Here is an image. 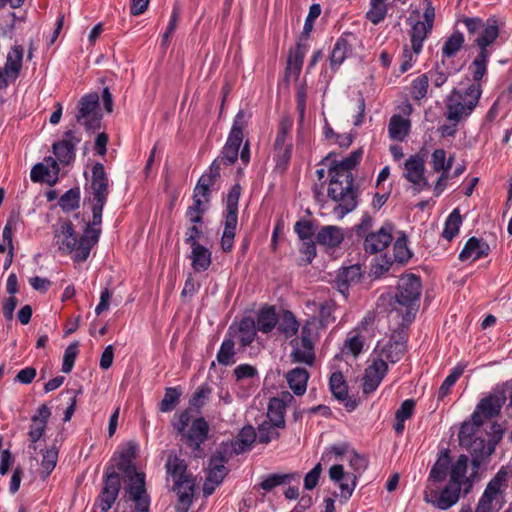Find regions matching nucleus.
Masks as SVG:
<instances>
[{"mask_svg":"<svg viewBox=\"0 0 512 512\" xmlns=\"http://www.w3.org/2000/svg\"><path fill=\"white\" fill-rule=\"evenodd\" d=\"M211 394V386L208 383L201 384L191 396L189 400L190 406L199 412L205 405L206 401L210 398Z\"/></svg>","mask_w":512,"mask_h":512,"instance_id":"nucleus-57","label":"nucleus"},{"mask_svg":"<svg viewBox=\"0 0 512 512\" xmlns=\"http://www.w3.org/2000/svg\"><path fill=\"white\" fill-rule=\"evenodd\" d=\"M388 12L385 0H370V8L366 13V18L374 25L382 22Z\"/></svg>","mask_w":512,"mask_h":512,"instance_id":"nucleus-50","label":"nucleus"},{"mask_svg":"<svg viewBox=\"0 0 512 512\" xmlns=\"http://www.w3.org/2000/svg\"><path fill=\"white\" fill-rule=\"evenodd\" d=\"M125 493L134 503L133 512H149L151 498L146 489V475L144 472L125 474Z\"/></svg>","mask_w":512,"mask_h":512,"instance_id":"nucleus-8","label":"nucleus"},{"mask_svg":"<svg viewBox=\"0 0 512 512\" xmlns=\"http://www.w3.org/2000/svg\"><path fill=\"white\" fill-rule=\"evenodd\" d=\"M78 355V343H72L70 344L64 352L63 356V363H62V372L64 373H70L74 363L75 359Z\"/></svg>","mask_w":512,"mask_h":512,"instance_id":"nucleus-62","label":"nucleus"},{"mask_svg":"<svg viewBox=\"0 0 512 512\" xmlns=\"http://www.w3.org/2000/svg\"><path fill=\"white\" fill-rule=\"evenodd\" d=\"M247 125L246 114L239 110L236 114L225 145L240 148L243 141V130Z\"/></svg>","mask_w":512,"mask_h":512,"instance_id":"nucleus-38","label":"nucleus"},{"mask_svg":"<svg viewBox=\"0 0 512 512\" xmlns=\"http://www.w3.org/2000/svg\"><path fill=\"white\" fill-rule=\"evenodd\" d=\"M137 450V443L130 441L125 444L119 452V459L116 463V466L118 470L124 473V475L137 472L135 466L133 465V460L136 458Z\"/></svg>","mask_w":512,"mask_h":512,"instance_id":"nucleus-33","label":"nucleus"},{"mask_svg":"<svg viewBox=\"0 0 512 512\" xmlns=\"http://www.w3.org/2000/svg\"><path fill=\"white\" fill-rule=\"evenodd\" d=\"M392 225L385 224L377 232L369 233L364 239V250L375 254L383 251L392 241Z\"/></svg>","mask_w":512,"mask_h":512,"instance_id":"nucleus-23","label":"nucleus"},{"mask_svg":"<svg viewBox=\"0 0 512 512\" xmlns=\"http://www.w3.org/2000/svg\"><path fill=\"white\" fill-rule=\"evenodd\" d=\"M318 339L319 334L316 332V322L305 321L301 327L300 335L292 338L289 342L291 362L312 366L316 358L315 343Z\"/></svg>","mask_w":512,"mask_h":512,"instance_id":"nucleus-6","label":"nucleus"},{"mask_svg":"<svg viewBox=\"0 0 512 512\" xmlns=\"http://www.w3.org/2000/svg\"><path fill=\"white\" fill-rule=\"evenodd\" d=\"M406 352V338L403 334L393 335L391 339L385 343H378L372 355L381 359L384 363L395 364L402 359Z\"/></svg>","mask_w":512,"mask_h":512,"instance_id":"nucleus-14","label":"nucleus"},{"mask_svg":"<svg viewBox=\"0 0 512 512\" xmlns=\"http://www.w3.org/2000/svg\"><path fill=\"white\" fill-rule=\"evenodd\" d=\"M165 467L174 482L172 490L177 495L175 510L188 512L193 501L195 483L187 472L185 461L176 455H169Z\"/></svg>","mask_w":512,"mask_h":512,"instance_id":"nucleus-3","label":"nucleus"},{"mask_svg":"<svg viewBox=\"0 0 512 512\" xmlns=\"http://www.w3.org/2000/svg\"><path fill=\"white\" fill-rule=\"evenodd\" d=\"M507 480V472L499 470L496 475L488 482L482 496L480 497L475 512H496L501 508V504L494 509L493 503H499V498L503 492Z\"/></svg>","mask_w":512,"mask_h":512,"instance_id":"nucleus-11","label":"nucleus"},{"mask_svg":"<svg viewBox=\"0 0 512 512\" xmlns=\"http://www.w3.org/2000/svg\"><path fill=\"white\" fill-rule=\"evenodd\" d=\"M334 303L331 301H324L319 306V317H310L306 321L316 322V332L319 334L320 330L325 329L329 324L335 321L333 317Z\"/></svg>","mask_w":512,"mask_h":512,"instance_id":"nucleus-42","label":"nucleus"},{"mask_svg":"<svg viewBox=\"0 0 512 512\" xmlns=\"http://www.w3.org/2000/svg\"><path fill=\"white\" fill-rule=\"evenodd\" d=\"M308 50L309 45L301 39L290 52L287 61L286 75H293L295 78L300 75L303 61Z\"/></svg>","mask_w":512,"mask_h":512,"instance_id":"nucleus-27","label":"nucleus"},{"mask_svg":"<svg viewBox=\"0 0 512 512\" xmlns=\"http://www.w3.org/2000/svg\"><path fill=\"white\" fill-rule=\"evenodd\" d=\"M411 129V122L399 114H394L388 124V135L390 139L403 142L409 135Z\"/></svg>","mask_w":512,"mask_h":512,"instance_id":"nucleus-29","label":"nucleus"},{"mask_svg":"<svg viewBox=\"0 0 512 512\" xmlns=\"http://www.w3.org/2000/svg\"><path fill=\"white\" fill-rule=\"evenodd\" d=\"M461 446L467 449L471 454L472 465L474 468H479L480 465L494 452V448L489 444V442L486 443L482 436L475 437L470 441H467V444H462Z\"/></svg>","mask_w":512,"mask_h":512,"instance_id":"nucleus-25","label":"nucleus"},{"mask_svg":"<svg viewBox=\"0 0 512 512\" xmlns=\"http://www.w3.org/2000/svg\"><path fill=\"white\" fill-rule=\"evenodd\" d=\"M489 252V246L483 240L476 237H471L465 244L464 248L459 254V259L465 261L472 259L473 261L478 260L484 256H487Z\"/></svg>","mask_w":512,"mask_h":512,"instance_id":"nucleus-31","label":"nucleus"},{"mask_svg":"<svg viewBox=\"0 0 512 512\" xmlns=\"http://www.w3.org/2000/svg\"><path fill=\"white\" fill-rule=\"evenodd\" d=\"M101 233L100 228H92L86 225L83 234L78 238L73 224L69 221L60 225L56 232V244L63 254H72L74 262L80 263L87 260L92 247L98 242Z\"/></svg>","mask_w":512,"mask_h":512,"instance_id":"nucleus-2","label":"nucleus"},{"mask_svg":"<svg viewBox=\"0 0 512 512\" xmlns=\"http://www.w3.org/2000/svg\"><path fill=\"white\" fill-rule=\"evenodd\" d=\"M403 176L412 184L414 193H420L430 188L425 177V159L420 154L411 155L405 161Z\"/></svg>","mask_w":512,"mask_h":512,"instance_id":"nucleus-12","label":"nucleus"},{"mask_svg":"<svg viewBox=\"0 0 512 512\" xmlns=\"http://www.w3.org/2000/svg\"><path fill=\"white\" fill-rule=\"evenodd\" d=\"M292 477V474H271L260 483V487L269 492L275 487L289 482Z\"/></svg>","mask_w":512,"mask_h":512,"instance_id":"nucleus-61","label":"nucleus"},{"mask_svg":"<svg viewBox=\"0 0 512 512\" xmlns=\"http://www.w3.org/2000/svg\"><path fill=\"white\" fill-rule=\"evenodd\" d=\"M464 368L460 365L455 366L449 373V375L444 379L438 390V400L444 399L449 393L451 388L455 385L457 380L463 374Z\"/></svg>","mask_w":512,"mask_h":512,"instance_id":"nucleus-54","label":"nucleus"},{"mask_svg":"<svg viewBox=\"0 0 512 512\" xmlns=\"http://www.w3.org/2000/svg\"><path fill=\"white\" fill-rule=\"evenodd\" d=\"M231 451L228 446L219 447L211 456L208 465V473L204 484L205 494H211L215 486L222 483L227 475V468L225 464L228 462Z\"/></svg>","mask_w":512,"mask_h":512,"instance_id":"nucleus-10","label":"nucleus"},{"mask_svg":"<svg viewBox=\"0 0 512 512\" xmlns=\"http://www.w3.org/2000/svg\"><path fill=\"white\" fill-rule=\"evenodd\" d=\"M241 194V187L239 184H235L230 189L225 209V218L237 219L238 220V202Z\"/></svg>","mask_w":512,"mask_h":512,"instance_id":"nucleus-49","label":"nucleus"},{"mask_svg":"<svg viewBox=\"0 0 512 512\" xmlns=\"http://www.w3.org/2000/svg\"><path fill=\"white\" fill-rule=\"evenodd\" d=\"M256 431L253 426L243 427L238 433L235 442L232 444L233 452L236 454L243 453L251 447L256 440Z\"/></svg>","mask_w":512,"mask_h":512,"instance_id":"nucleus-41","label":"nucleus"},{"mask_svg":"<svg viewBox=\"0 0 512 512\" xmlns=\"http://www.w3.org/2000/svg\"><path fill=\"white\" fill-rule=\"evenodd\" d=\"M279 322L274 306H265L261 308L257 313V319L255 321L256 328L263 334H268L274 330Z\"/></svg>","mask_w":512,"mask_h":512,"instance_id":"nucleus-32","label":"nucleus"},{"mask_svg":"<svg viewBox=\"0 0 512 512\" xmlns=\"http://www.w3.org/2000/svg\"><path fill=\"white\" fill-rule=\"evenodd\" d=\"M483 425V419H480L478 413H473L471 415V421L464 422L460 428L458 437L459 443L467 444V441L480 436V428Z\"/></svg>","mask_w":512,"mask_h":512,"instance_id":"nucleus-40","label":"nucleus"},{"mask_svg":"<svg viewBox=\"0 0 512 512\" xmlns=\"http://www.w3.org/2000/svg\"><path fill=\"white\" fill-rule=\"evenodd\" d=\"M103 482V488L97 497L95 505L102 512H108L119 496L121 490L120 476L113 469L107 470Z\"/></svg>","mask_w":512,"mask_h":512,"instance_id":"nucleus-13","label":"nucleus"},{"mask_svg":"<svg viewBox=\"0 0 512 512\" xmlns=\"http://www.w3.org/2000/svg\"><path fill=\"white\" fill-rule=\"evenodd\" d=\"M321 14V6L320 4H312L309 8V13L305 19L303 31L301 34V39L307 40L309 38V35L311 31L313 30L314 22L315 20L320 16Z\"/></svg>","mask_w":512,"mask_h":512,"instance_id":"nucleus-60","label":"nucleus"},{"mask_svg":"<svg viewBox=\"0 0 512 512\" xmlns=\"http://www.w3.org/2000/svg\"><path fill=\"white\" fill-rule=\"evenodd\" d=\"M237 219L225 218L224 231L221 238V248L224 252H230L233 248Z\"/></svg>","mask_w":512,"mask_h":512,"instance_id":"nucleus-52","label":"nucleus"},{"mask_svg":"<svg viewBox=\"0 0 512 512\" xmlns=\"http://www.w3.org/2000/svg\"><path fill=\"white\" fill-rule=\"evenodd\" d=\"M300 323L290 310H285L281 316L278 330L286 339L294 337L299 331Z\"/></svg>","mask_w":512,"mask_h":512,"instance_id":"nucleus-44","label":"nucleus"},{"mask_svg":"<svg viewBox=\"0 0 512 512\" xmlns=\"http://www.w3.org/2000/svg\"><path fill=\"white\" fill-rule=\"evenodd\" d=\"M362 277L361 266L359 264L351 265L349 267L342 268L337 277L336 284L338 290L345 294L348 290L349 286L357 284L360 282Z\"/></svg>","mask_w":512,"mask_h":512,"instance_id":"nucleus-28","label":"nucleus"},{"mask_svg":"<svg viewBox=\"0 0 512 512\" xmlns=\"http://www.w3.org/2000/svg\"><path fill=\"white\" fill-rule=\"evenodd\" d=\"M356 41V35L351 32H343L341 34L330 55V64L332 68L339 67L345 59L351 55Z\"/></svg>","mask_w":512,"mask_h":512,"instance_id":"nucleus-20","label":"nucleus"},{"mask_svg":"<svg viewBox=\"0 0 512 512\" xmlns=\"http://www.w3.org/2000/svg\"><path fill=\"white\" fill-rule=\"evenodd\" d=\"M504 391H496L480 400L473 413H478L480 419H491L499 415L505 401Z\"/></svg>","mask_w":512,"mask_h":512,"instance_id":"nucleus-19","label":"nucleus"},{"mask_svg":"<svg viewBox=\"0 0 512 512\" xmlns=\"http://www.w3.org/2000/svg\"><path fill=\"white\" fill-rule=\"evenodd\" d=\"M429 87V81L424 74L415 78L411 83V96L414 100L420 101L426 97Z\"/></svg>","mask_w":512,"mask_h":512,"instance_id":"nucleus-58","label":"nucleus"},{"mask_svg":"<svg viewBox=\"0 0 512 512\" xmlns=\"http://www.w3.org/2000/svg\"><path fill=\"white\" fill-rule=\"evenodd\" d=\"M370 364L367 366L362 378L363 393L370 394L374 392L381 384L383 378L388 372V364L381 359L371 355Z\"/></svg>","mask_w":512,"mask_h":512,"instance_id":"nucleus-18","label":"nucleus"},{"mask_svg":"<svg viewBox=\"0 0 512 512\" xmlns=\"http://www.w3.org/2000/svg\"><path fill=\"white\" fill-rule=\"evenodd\" d=\"M462 223V217L458 209H454L447 217L442 232L443 238L451 241L458 233Z\"/></svg>","mask_w":512,"mask_h":512,"instance_id":"nucleus-47","label":"nucleus"},{"mask_svg":"<svg viewBox=\"0 0 512 512\" xmlns=\"http://www.w3.org/2000/svg\"><path fill=\"white\" fill-rule=\"evenodd\" d=\"M482 95L480 83H472L465 89H454L446 99L447 121L460 122L476 108Z\"/></svg>","mask_w":512,"mask_h":512,"instance_id":"nucleus-5","label":"nucleus"},{"mask_svg":"<svg viewBox=\"0 0 512 512\" xmlns=\"http://www.w3.org/2000/svg\"><path fill=\"white\" fill-rule=\"evenodd\" d=\"M79 204L80 189L78 187L69 189L59 199V206L65 212H70L78 209Z\"/></svg>","mask_w":512,"mask_h":512,"instance_id":"nucleus-51","label":"nucleus"},{"mask_svg":"<svg viewBox=\"0 0 512 512\" xmlns=\"http://www.w3.org/2000/svg\"><path fill=\"white\" fill-rule=\"evenodd\" d=\"M421 291L422 283L419 276L406 274L399 278L395 294L398 306L394 307V310L402 314L403 322L410 323L414 319L419 308Z\"/></svg>","mask_w":512,"mask_h":512,"instance_id":"nucleus-4","label":"nucleus"},{"mask_svg":"<svg viewBox=\"0 0 512 512\" xmlns=\"http://www.w3.org/2000/svg\"><path fill=\"white\" fill-rule=\"evenodd\" d=\"M23 54L24 50L20 45L13 46L7 54L4 70L12 79L19 77L22 68Z\"/></svg>","mask_w":512,"mask_h":512,"instance_id":"nucleus-35","label":"nucleus"},{"mask_svg":"<svg viewBox=\"0 0 512 512\" xmlns=\"http://www.w3.org/2000/svg\"><path fill=\"white\" fill-rule=\"evenodd\" d=\"M214 184L215 181L211 180V178L207 176L202 175L194 188L193 194L196 195V197H203L205 202H208L210 196V189L212 186H214Z\"/></svg>","mask_w":512,"mask_h":512,"instance_id":"nucleus-63","label":"nucleus"},{"mask_svg":"<svg viewBox=\"0 0 512 512\" xmlns=\"http://www.w3.org/2000/svg\"><path fill=\"white\" fill-rule=\"evenodd\" d=\"M460 492V485L448 483L441 492L431 494V498L426 497L425 500L440 510H448L458 502Z\"/></svg>","mask_w":512,"mask_h":512,"instance_id":"nucleus-24","label":"nucleus"},{"mask_svg":"<svg viewBox=\"0 0 512 512\" xmlns=\"http://www.w3.org/2000/svg\"><path fill=\"white\" fill-rule=\"evenodd\" d=\"M329 387L334 397L340 401L348 397L347 384L341 372H334L329 379Z\"/></svg>","mask_w":512,"mask_h":512,"instance_id":"nucleus-48","label":"nucleus"},{"mask_svg":"<svg viewBox=\"0 0 512 512\" xmlns=\"http://www.w3.org/2000/svg\"><path fill=\"white\" fill-rule=\"evenodd\" d=\"M89 191L92 195V203L106 204L110 184L102 163H96L92 167Z\"/></svg>","mask_w":512,"mask_h":512,"instance_id":"nucleus-16","label":"nucleus"},{"mask_svg":"<svg viewBox=\"0 0 512 512\" xmlns=\"http://www.w3.org/2000/svg\"><path fill=\"white\" fill-rule=\"evenodd\" d=\"M344 240L343 229L338 226L327 225L321 227L316 234V243L327 249L338 247Z\"/></svg>","mask_w":512,"mask_h":512,"instance_id":"nucleus-26","label":"nucleus"},{"mask_svg":"<svg viewBox=\"0 0 512 512\" xmlns=\"http://www.w3.org/2000/svg\"><path fill=\"white\" fill-rule=\"evenodd\" d=\"M209 433V425L203 417L193 420L190 428L182 435L186 445L194 452L201 450V445L206 441Z\"/></svg>","mask_w":512,"mask_h":512,"instance_id":"nucleus-21","label":"nucleus"},{"mask_svg":"<svg viewBox=\"0 0 512 512\" xmlns=\"http://www.w3.org/2000/svg\"><path fill=\"white\" fill-rule=\"evenodd\" d=\"M497 40V29L494 24H489L482 37H476L474 44L479 52L470 65L474 83H479L487 72V63L490 57L488 47Z\"/></svg>","mask_w":512,"mask_h":512,"instance_id":"nucleus-7","label":"nucleus"},{"mask_svg":"<svg viewBox=\"0 0 512 512\" xmlns=\"http://www.w3.org/2000/svg\"><path fill=\"white\" fill-rule=\"evenodd\" d=\"M468 457L466 455H460L456 462L451 467L450 481L456 485L464 486V492L468 493L472 483L466 478L467 473Z\"/></svg>","mask_w":512,"mask_h":512,"instance_id":"nucleus-30","label":"nucleus"},{"mask_svg":"<svg viewBox=\"0 0 512 512\" xmlns=\"http://www.w3.org/2000/svg\"><path fill=\"white\" fill-rule=\"evenodd\" d=\"M361 157L362 151L358 149L341 161L333 160L330 163L328 196L337 203L333 211L338 218H343L357 206V189L354 187L352 170L358 165Z\"/></svg>","mask_w":512,"mask_h":512,"instance_id":"nucleus-1","label":"nucleus"},{"mask_svg":"<svg viewBox=\"0 0 512 512\" xmlns=\"http://www.w3.org/2000/svg\"><path fill=\"white\" fill-rule=\"evenodd\" d=\"M453 157L446 159V151L444 149H435L431 155L432 168L436 172H449L453 164Z\"/></svg>","mask_w":512,"mask_h":512,"instance_id":"nucleus-55","label":"nucleus"},{"mask_svg":"<svg viewBox=\"0 0 512 512\" xmlns=\"http://www.w3.org/2000/svg\"><path fill=\"white\" fill-rule=\"evenodd\" d=\"M75 119L87 131L94 132L100 128L102 115L99 109V95L97 93H89L80 98L77 104Z\"/></svg>","mask_w":512,"mask_h":512,"instance_id":"nucleus-9","label":"nucleus"},{"mask_svg":"<svg viewBox=\"0 0 512 512\" xmlns=\"http://www.w3.org/2000/svg\"><path fill=\"white\" fill-rule=\"evenodd\" d=\"M192 248L190 259L195 272L206 271L212 262L211 252L203 245H195Z\"/></svg>","mask_w":512,"mask_h":512,"instance_id":"nucleus-37","label":"nucleus"},{"mask_svg":"<svg viewBox=\"0 0 512 512\" xmlns=\"http://www.w3.org/2000/svg\"><path fill=\"white\" fill-rule=\"evenodd\" d=\"M239 342L242 347L249 346L256 338L257 328L255 320L252 317H243L238 325Z\"/></svg>","mask_w":512,"mask_h":512,"instance_id":"nucleus-39","label":"nucleus"},{"mask_svg":"<svg viewBox=\"0 0 512 512\" xmlns=\"http://www.w3.org/2000/svg\"><path fill=\"white\" fill-rule=\"evenodd\" d=\"M466 27L469 35L480 33L478 37H482L489 24H494L497 29V38L499 37V25L496 17H489L485 22L480 17H463L460 20Z\"/></svg>","mask_w":512,"mask_h":512,"instance_id":"nucleus-36","label":"nucleus"},{"mask_svg":"<svg viewBox=\"0 0 512 512\" xmlns=\"http://www.w3.org/2000/svg\"><path fill=\"white\" fill-rule=\"evenodd\" d=\"M423 18V21L415 22L410 30V44L415 52L422 51L424 41L432 32L435 20V9H424Z\"/></svg>","mask_w":512,"mask_h":512,"instance_id":"nucleus-17","label":"nucleus"},{"mask_svg":"<svg viewBox=\"0 0 512 512\" xmlns=\"http://www.w3.org/2000/svg\"><path fill=\"white\" fill-rule=\"evenodd\" d=\"M80 141V134L70 129L64 132L61 140L53 143V153L61 164L68 165L75 160V148Z\"/></svg>","mask_w":512,"mask_h":512,"instance_id":"nucleus-15","label":"nucleus"},{"mask_svg":"<svg viewBox=\"0 0 512 512\" xmlns=\"http://www.w3.org/2000/svg\"><path fill=\"white\" fill-rule=\"evenodd\" d=\"M464 35L460 31H454L444 42L441 54L443 58L454 57L464 45Z\"/></svg>","mask_w":512,"mask_h":512,"instance_id":"nucleus-45","label":"nucleus"},{"mask_svg":"<svg viewBox=\"0 0 512 512\" xmlns=\"http://www.w3.org/2000/svg\"><path fill=\"white\" fill-rule=\"evenodd\" d=\"M276 428L270 421H264L258 426L256 438H258L260 443L268 444L272 439L279 437V432L276 431Z\"/></svg>","mask_w":512,"mask_h":512,"instance_id":"nucleus-59","label":"nucleus"},{"mask_svg":"<svg viewBox=\"0 0 512 512\" xmlns=\"http://www.w3.org/2000/svg\"><path fill=\"white\" fill-rule=\"evenodd\" d=\"M292 400L293 396L287 391L283 392L281 397H274L270 399L268 403L267 417L275 427H285L286 407Z\"/></svg>","mask_w":512,"mask_h":512,"instance_id":"nucleus-22","label":"nucleus"},{"mask_svg":"<svg viewBox=\"0 0 512 512\" xmlns=\"http://www.w3.org/2000/svg\"><path fill=\"white\" fill-rule=\"evenodd\" d=\"M308 379V371L301 367H296L286 374L287 383L297 396H301L306 392Z\"/></svg>","mask_w":512,"mask_h":512,"instance_id":"nucleus-34","label":"nucleus"},{"mask_svg":"<svg viewBox=\"0 0 512 512\" xmlns=\"http://www.w3.org/2000/svg\"><path fill=\"white\" fill-rule=\"evenodd\" d=\"M450 464V458L447 453L440 456L433 465L429 478L434 482H442L445 480Z\"/></svg>","mask_w":512,"mask_h":512,"instance_id":"nucleus-56","label":"nucleus"},{"mask_svg":"<svg viewBox=\"0 0 512 512\" xmlns=\"http://www.w3.org/2000/svg\"><path fill=\"white\" fill-rule=\"evenodd\" d=\"M182 395V390L179 387L166 388L163 399L159 404V410L161 412L172 411L179 402Z\"/></svg>","mask_w":512,"mask_h":512,"instance_id":"nucleus-53","label":"nucleus"},{"mask_svg":"<svg viewBox=\"0 0 512 512\" xmlns=\"http://www.w3.org/2000/svg\"><path fill=\"white\" fill-rule=\"evenodd\" d=\"M394 258L397 262L403 263L411 257V253L407 247L406 238H398L393 245Z\"/></svg>","mask_w":512,"mask_h":512,"instance_id":"nucleus-64","label":"nucleus"},{"mask_svg":"<svg viewBox=\"0 0 512 512\" xmlns=\"http://www.w3.org/2000/svg\"><path fill=\"white\" fill-rule=\"evenodd\" d=\"M293 120L289 116H284L279 123L277 135L274 142V149L288 146L292 143L291 131Z\"/></svg>","mask_w":512,"mask_h":512,"instance_id":"nucleus-43","label":"nucleus"},{"mask_svg":"<svg viewBox=\"0 0 512 512\" xmlns=\"http://www.w3.org/2000/svg\"><path fill=\"white\" fill-rule=\"evenodd\" d=\"M235 343L233 339L226 338L221 343L216 358L219 364L230 366L235 363Z\"/></svg>","mask_w":512,"mask_h":512,"instance_id":"nucleus-46","label":"nucleus"}]
</instances>
